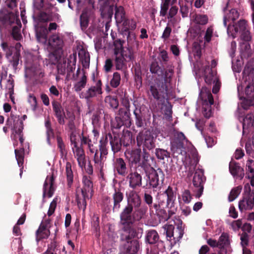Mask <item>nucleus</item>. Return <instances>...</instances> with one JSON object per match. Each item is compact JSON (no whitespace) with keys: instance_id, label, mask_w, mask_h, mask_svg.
I'll return each mask as SVG.
<instances>
[{"instance_id":"obj_1","label":"nucleus","mask_w":254,"mask_h":254,"mask_svg":"<svg viewBox=\"0 0 254 254\" xmlns=\"http://www.w3.org/2000/svg\"><path fill=\"white\" fill-rule=\"evenodd\" d=\"M139 231L142 233L143 229L138 228L137 230L120 231V241L121 243L122 252L124 254H137L140 250V244L138 239Z\"/></svg>"},{"instance_id":"obj_2","label":"nucleus","mask_w":254,"mask_h":254,"mask_svg":"<svg viewBox=\"0 0 254 254\" xmlns=\"http://www.w3.org/2000/svg\"><path fill=\"white\" fill-rule=\"evenodd\" d=\"M145 209H135L128 205H125L120 214V231L136 230L132 227L134 223L140 221L145 214Z\"/></svg>"},{"instance_id":"obj_3","label":"nucleus","mask_w":254,"mask_h":254,"mask_svg":"<svg viewBox=\"0 0 254 254\" xmlns=\"http://www.w3.org/2000/svg\"><path fill=\"white\" fill-rule=\"evenodd\" d=\"M0 20L5 26L12 27L11 35L14 39L19 41L22 38L20 32L21 22L18 18V12L5 11L0 15Z\"/></svg>"},{"instance_id":"obj_4","label":"nucleus","mask_w":254,"mask_h":254,"mask_svg":"<svg viewBox=\"0 0 254 254\" xmlns=\"http://www.w3.org/2000/svg\"><path fill=\"white\" fill-rule=\"evenodd\" d=\"M243 78L248 82L245 94L250 104H254V59H250L246 64L243 71Z\"/></svg>"},{"instance_id":"obj_5","label":"nucleus","mask_w":254,"mask_h":254,"mask_svg":"<svg viewBox=\"0 0 254 254\" xmlns=\"http://www.w3.org/2000/svg\"><path fill=\"white\" fill-rule=\"evenodd\" d=\"M144 172L147 177V183L143 188L153 189L155 190L160 189L165 180V174L162 170L160 168L155 169L151 167Z\"/></svg>"},{"instance_id":"obj_6","label":"nucleus","mask_w":254,"mask_h":254,"mask_svg":"<svg viewBox=\"0 0 254 254\" xmlns=\"http://www.w3.org/2000/svg\"><path fill=\"white\" fill-rule=\"evenodd\" d=\"M76 12L79 13L82 10L80 16V26L82 30H85L88 27L89 17L93 8L92 0H76Z\"/></svg>"},{"instance_id":"obj_7","label":"nucleus","mask_w":254,"mask_h":254,"mask_svg":"<svg viewBox=\"0 0 254 254\" xmlns=\"http://www.w3.org/2000/svg\"><path fill=\"white\" fill-rule=\"evenodd\" d=\"M171 82L159 80L149 85L148 95L151 99L157 101H164L168 97V86L167 84Z\"/></svg>"},{"instance_id":"obj_8","label":"nucleus","mask_w":254,"mask_h":254,"mask_svg":"<svg viewBox=\"0 0 254 254\" xmlns=\"http://www.w3.org/2000/svg\"><path fill=\"white\" fill-rule=\"evenodd\" d=\"M150 71L162 78L161 81L171 82L174 73L173 67L168 66L167 69L160 66L159 63L155 61L151 63L149 67Z\"/></svg>"},{"instance_id":"obj_9","label":"nucleus","mask_w":254,"mask_h":254,"mask_svg":"<svg viewBox=\"0 0 254 254\" xmlns=\"http://www.w3.org/2000/svg\"><path fill=\"white\" fill-rule=\"evenodd\" d=\"M127 53H115L113 54L112 56L113 60L117 70H123L126 68L127 60L126 58L128 59V61H133L135 59L134 52L131 48H127Z\"/></svg>"},{"instance_id":"obj_10","label":"nucleus","mask_w":254,"mask_h":254,"mask_svg":"<svg viewBox=\"0 0 254 254\" xmlns=\"http://www.w3.org/2000/svg\"><path fill=\"white\" fill-rule=\"evenodd\" d=\"M244 196L239 203L241 211L251 210L254 207V190H252L249 183L245 185L244 188Z\"/></svg>"},{"instance_id":"obj_11","label":"nucleus","mask_w":254,"mask_h":254,"mask_svg":"<svg viewBox=\"0 0 254 254\" xmlns=\"http://www.w3.org/2000/svg\"><path fill=\"white\" fill-rule=\"evenodd\" d=\"M206 180V177L204 175V171L201 169H197L192 179L193 191L195 193V197L199 198L202 194Z\"/></svg>"},{"instance_id":"obj_12","label":"nucleus","mask_w":254,"mask_h":254,"mask_svg":"<svg viewBox=\"0 0 254 254\" xmlns=\"http://www.w3.org/2000/svg\"><path fill=\"white\" fill-rule=\"evenodd\" d=\"M137 145L140 147L142 145L143 148L151 150L155 147V139L151 132L148 130L140 131L136 137Z\"/></svg>"},{"instance_id":"obj_13","label":"nucleus","mask_w":254,"mask_h":254,"mask_svg":"<svg viewBox=\"0 0 254 254\" xmlns=\"http://www.w3.org/2000/svg\"><path fill=\"white\" fill-rule=\"evenodd\" d=\"M144 170L140 167L135 166L133 171H131L127 175V178L128 180L129 187L135 189L137 187H140L142 185V177L141 174Z\"/></svg>"},{"instance_id":"obj_14","label":"nucleus","mask_w":254,"mask_h":254,"mask_svg":"<svg viewBox=\"0 0 254 254\" xmlns=\"http://www.w3.org/2000/svg\"><path fill=\"white\" fill-rule=\"evenodd\" d=\"M186 140L187 138L183 132H175L171 141L172 151L174 153L182 154L183 149H185L184 142Z\"/></svg>"},{"instance_id":"obj_15","label":"nucleus","mask_w":254,"mask_h":254,"mask_svg":"<svg viewBox=\"0 0 254 254\" xmlns=\"http://www.w3.org/2000/svg\"><path fill=\"white\" fill-rule=\"evenodd\" d=\"M102 82L101 80H97L96 84L89 87L83 93L85 99L89 100L102 94Z\"/></svg>"},{"instance_id":"obj_16","label":"nucleus","mask_w":254,"mask_h":254,"mask_svg":"<svg viewBox=\"0 0 254 254\" xmlns=\"http://www.w3.org/2000/svg\"><path fill=\"white\" fill-rule=\"evenodd\" d=\"M108 138H109L112 151L114 154H115L121 151L123 145L120 139V135L115 132H113V134L108 133L106 135L105 139L106 141H108Z\"/></svg>"},{"instance_id":"obj_17","label":"nucleus","mask_w":254,"mask_h":254,"mask_svg":"<svg viewBox=\"0 0 254 254\" xmlns=\"http://www.w3.org/2000/svg\"><path fill=\"white\" fill-rule=\"evenodd\" d=\"M142 201L139 194L136 191L132 190L129 191L128 195H127V205L136 210L137 209H144L141 208Z\"/></svg>"},{"instance_id":"obj_18","label":"nucleus","mask_w":254,"mask_h":254,"mask_svg":"<svg viewBox=\"0 0 254 254\" xmlns=\"http://www.w3.org/2000/svg\"><path fill=\"white\" fill-rule=\"evenodd\" d=\"M114 171L118 175L125 177L128 173V167L123 158L119 157L114 160L113 163Z\"/></svg>"},{"instance_id":"obj_19","label":"nucleus","mask_w":254,"mask_h":254,"mask_svg":"<svg viewBox=\"0 0 254 254\" xmlns=\"http://www.w3.org/2000/svg\"><path fill=\"white\" fill-rule=\"evenodd\" d=\"M229 169L230 173L235 179L242 180L244 178L245 171L239 163L231 161L229 163Z\"/></svg>"},{"instance_id":"obj_20","label":"nucleus","mask_w":254,"mask_h":254,"mask_svg":"<svg viewBox=\"0 0 254 254\" xmlns=\"http://www.w3.org/2000/svg\"><path fill=\"white\" fill-rule=\"evenodd\" d=\"M54 181L55 178L53 175L47 177L43 186V198L46 195L49 198L53 196L55 191V188L54 187Z\"/></svg>"},{"instance_id":"obj_21","label":"nucleus","mask_w":254,"mask_h":254,"mask_svg":"<svg viewBox=\"0 0 254 254\" xmlns=\"http://www.w3.org/2000/svg\"><path fill=\"white\" fill-rule=\"evenodd\" d=\"M248 26L246 20L244 19L240 20L237 23L233 24H229L227 31L228 32H232L233 36L235 37L234 35H236L239 32L240 33L248 29Z\"/></svg>"},{"instance_id":"obj_22","label":"nucleus","mask_w":254,"mask_h":254,"mask_svg":"<svg viewBox=\"0 0 254 254\" xmlns=\"http://www.w3.org/2000/svg\"><path fill=\"white\" fill-rule=\"evenodd\" d=\"M52 106L54 115L57 118L59 124L62 125H64L65 124V113L63 108L60 103L56 101L52 102Z\"/></svg>"},{"instance_id":"obj_23","label":"nucleus","mask_w":254,"mask_h":254,"mask_svg":"<svg viewBox=\"0 0 254 254\" xmlns=\"http://www.w3.org/2000/svg\"><path fill=\"white\" fill-rule=\"evenodd\" d=\"M49 45L55 50H62L64 46V41L62 36L59 34H53L49 39Z\"/></svg>"},{"instance_id":"obj_24","label":"nucleus","mask_w":254,"mask_h":254,"mask_svg":"<svg viewBox=\"0 0 254 254\" xmlns=\"http://www.w3.org/2000/svg\"><path fill=\"white\" fill-rule=\"evenodd\" d=\"M162 198L166 199V207H172L176 199V194L173 189L169 186L164 192L161 194Z\"/></svg>"},{"instance_id":"obj_25","label":"nucleus","mask_w":254,"mask_h":254,"mask_svg":"<svg viewBox=\"0 0 254 254\" xmlns=\"http://www.w3.org/2000/svg\"><path fill=\"white\" fill-rule=\"evenodd\" d=\"M124 198V194L121 192L120 189L115 190V192L113 194V212H118L121 208V202L123 200Z\"/></svg>"},{"instance_id":"obj_26","label":"nucleus","mask_w":254,"mask_h":254,"mask_svg":"<svg viewBox=\"0 0 254 254\" xmlns=\"http://www.w3.org/2000/svg\"><path fill=\"white\" fill-rule=\"evenodd\" d=\"M82 183L83 184V187L81 189V194L84 196L87 197V194H91L90 197L92 195L93 192V183L89 177L84 176L82 179Z\"/></svg>"},{"instance_id":"obj_27","label":"nucleus","mask_w":254,"mask_h":254,"mask_svg":"<svg viewBox=\"0 0 254 254\" xmlns=\"http://www.w3.org/2000/svg\"><path fill=\"white\" fill-rule=\"evenodd\" d=\"M120 139L123 146L126 147L130 146L134 141V140L132 139V132L125 129L123 130L120 136Z\"/></svg>"},{"instance_id":"obj_28","label":"nucleus","mask_w":254,"mask_h":254,"mask_svg":"<svg viewBox=\"0 0 254 254\" xmlns=\"http://www.w3.org/2000/svg\"><path fill=\"white\" fill-rule=\"evenodd\" d=\"M127 153L129 155L128 159L130 163L132 165L135 164L136 166L140 163L141 149H134L131 151H128Z\"/></svg>"},{"instance_id":"obj_29","label":"nucleus","mask_w":254,"mask_h":254,"mask_svg":"<svg viewBox=\"0 0 254 254\" xmlns=\"http://www.w3.org/2000/svg\"><path fill=\"white\" fill-rule=\"evenodd\" d=\"M75 156L77 159L79 167H83L85 165V153L83 149L80 146L74 147L73 149Z\"/></svg>"},{"instance_id":"obj_30","label":"nucleus","mask_w":254,"mask_h":254,"mask_svg":"<svg viewBox=\"0 0 254 254\" xmlns=\"http://www.w3.org/2000/svg\"><path fill=\"white\" fill-rule=\"evenodd\" d=\"M48 31L46 26H39L36 29V36L39 41L46 42L48 40Z\"/></svg>"},{"instance_id":"obj_31","label":"nucleus","mask_w":254,"mask_h":254,"mask_svg":"<svg viewBox=\"0 0 254 254\" xmlns=\"http://www.w3.org/2000/svg\"><path fill=\"white\" fill-rule=\"evenodd\" d=\"M229 4V1H228L226 6L223 8V11L225 13L224 16L228 18V20H232L234 22L239 16V13L235 8H232L231 10H227V8Z\"/></svg>"},{"instance_id":"obj_32","label":"nucleus","mask_w":254,"mask_h":254,"mask_svg":"<svg viewBox=\"0 0 254 254\" xmlns=\"http://www.w3.org/2000/svg\"><path fill=\"white\" fill-rule=\"evenodd\" d=\"M123 26L124 27V32L127 34V39L130 36V30L133 31L136 27V22L133 19H126L123 21Z\"/></svg>"},{"instance_id":"obj_33","label":"nucleus","mask_w":254,"mask_h":254,"mask_svg":"<svg viewBox=\"0 0 254 254\" xmlns=\"http://www.w3.org/2000/svg\"><path fill=\"white\" fill-rule=\"evenodd\" d=\"M50 234L49 229L44 226L43 224H40L39 228L36 232V240L39 241L43 239H47Z\"/></svg>"},{"instance_id":"obj_34","label":"nucleus","mask_w":254,"mask_h":254,"mask_svg":"<svg viewBox=\"0 0 254 254\" xmlns=\"http://www.w3.org/2000/svg\"><path fill=\"white\" fill-rule=\"evenodd\" d=\"M143 160L136 166L143 169L144 170H147L148 169L151 168V165L148 163L150 158V154L146 151L145 148H143Z\"/></svg>"},{"instance_id":"obj_35","label":"nucleus","mask_w":254,"mask_h":254,"mask_svg":"<svg viewBox=\"0 0 254 254\" xmlns=\"http://www.w3.org/2000/svg\"><path fill=\"white\" fill-rule=\"evenodd\" d=\"M23 126V121L20 120L19 123H14V126L12 127L13 133H15L18 135L19 140L22 145L24 141L23 134L22 133Z\"/></svg>"},{"instance_id":"obj_36","label":"nucleus","mask_w":254,"mask_h":254,"mask_svg":"<svg viewBox=\"0 0 254 254\" xmlns=\"http://www.w3.org/2000/svg\"><path fill=\"white\" fill-rule=\"evenodd\" d=\"M46 127V133L47 137V141L49 144H51V139L55 138V132L52 128V124L49 118H48L45 122Z\"/></svg>"},{"instance_id":"obj_37","label":"nucleus","mask_w":254,"mask_h":254,"mask_svg":"<svg viewBox=\"0 0 254 254\" xmlns=\"http://www.w3.org/2000/svg\"><path fill=\"white\" fill-rule=\"evenodd\" d=\"M205 81L207 84H211L215 82L218 78L215 76V74L213 72L209 65H206L204 69Z\"/></svg>"},{"instance_id":"obj_38","label":"nucleus","mask_w":254,"mask_h":254,"mask_svg":"<svg viewBox=\"0 0 254 254\" xmlns=\"http://www.w3.org/2000/svg\"><path fill=\"white\" fill-rule=\"evenodd\" d=\"M82 76L79 78V80L74 84L73 88L76 92L81 91L86 85L87 77L83 69H82Z\"/></svg>"},{"instance_id":"obj_39","label":"nucleus","mask_w":254,"mask_h":254,"mask_svg":"<svg viewBox=\"0 0 254 254\" xmlns=\"http://www.w3.org/2000/svg\"><path fill=\"white\" fill-rule=\"evenodd\" d=\"M76 62V55L73 54L69 56L67 59L66 64V72L67 75H70V73L73 72L75 69Z\"/></svg>"},{"instance_id":"obj_40","label":"nucleus","mask_w":254,"mask_h":254,"mask_svg":"<svg viewBox=\"0 0 254 254\" xmlns=\"http://www.w3.org/2000/svg\"><path fill=\"white\" fill-rule=\"evenodd\" d=\"M159 238V237L156 231L154 230H149L146 235L145 242L149 244H154L158 241Z\"/></svg>"},{"instance_id":"obj_41","label":"nucleus","mask_w":254,"mask_h":254,"mask_svg":"<svg viewBox=\"0 0 254 254\" xmlns=\"http://www.w3.org/2000/svg\"><path fill=\"white\" fill-rule=\"evenodd\" d=\"M65 175L66 177L67 187L68 188H70L73 182V174L71 169V164L69 162H67L66 163Z\"/></svg>"},{"instance_id":"obj_42","label":"nucleus","mask_w":254,"mask_h":254,"mask_svg":"<svg viewBox=\"0 0 254 254\" xmlns=\"http://www.w3.org/2000/svg\"><path fill=\"white\" fill-rule=\"evenodd\" d=\"M142 73L140 66L135 67L134 70V79L136 88L139 89L142 85Z\"/></svg>"},{"instance_id":"obj_43","label":"nucleus","mask_w":254,"mask_h":254,"mask_svg":"<svg viewBox=\"0 0 254 254\" xmlns=\"http://www.w3.org/2000/svg\"><path fill=\"white\" fill-rule=\"evenodd\" d=\"M115 18L117 22L120 23L123 22L126 19L125 11L123 6H115Z\"/></svg>"},{"instance_id":"obj_44","label":"nucleus","mask_w":254,"mask_h":254,"mask_svg":"<svg viewBox=\"0 0 254 254\" xmlns=\"http://www.w3.org/2000/svg\"><path fill=\"white\" fill-rule=\"evenodd\" d=\"M125 43V41L121 39H117L114 42V53H127V50H125L124 48V44Z\"/></svg>"},{"instance_id":"obj_45","label":"nucleus","mask_w":254,"mask_h":254,"mask_svg":"<svg viewBox=\"0 0 254 254\" xmlns=\"http://www.w3.org/2000/svg\"><path fill=\"white\" fill-rule=\"evenodd\" d=\"M54 7H49L47 8L49 21L60 22L61 21V16L55 10Z\"/></svg>"},{"instance_id":"obj_46","label":"nucleus","mask_w":254,"mask_h":254,"mask_svg":"<svg viewBox=\"0 0 254 254\" xmlns=\"http://www.w3.org/2000/svg\"><path fill=\"white\" fill-rule=\"evenodd\" d=\"M104 157L103 156L98 155V150H96L94 157V161L95 163V166L101 171L103 169L104 166V162L105 161Z\"/></svg>"},{"instance_id":"obj_47","label":"nucleus","mask_w":254,"mask_h":254,"mask_svg":"<svg viewBox=\"0 0 254 254\" xmlns=\"http://www.w3.org/2000/svg\"><path fill=\"white\" fill-rule=\"evenodd\" d=\"M129 106H126L125 109L121 108L119 111V114L124 121H129L130 123V111L129 109Z\"/></svg>"},{"instance_id":"obj_48","label":"nucleus","mask_w":254,"mask_h":254,"mask_svg":"<svg viewBox=\"0 0 254 254\" xmlns=\"http://www.w3.org/2000/svg\"><path fill=\"white\" fill-rule=\"evenodd\" d=\"M1 47L2 50L5 53V57L7 59H9L14 54V47L9 46L7 42H3L1 44Z\"/></svg>"},{"instance_id":"obj_49","label":"nucleus","mask_w":254,"mask_h":254,"mask_svg":"<svg viewBox=\"0 0 254 254\" xmlns=\"http://www.w3.org/2000/svg\"><path fill=\"white\" fill-rule=\"evenodd\" d=\"M219 248H224L230 244L229 236L226 233H222L218 239Z\"/></svg>"},{"instance_id":"obj_50","label":"nucleus","mask_w":254,"mask_h":254,"mask_svg":"<svg viewBox=\"0 0 254 254\" xmlns=\"http://www.w3.org/2000/svg\"><path fill=\"white\" fill-rule=\"evenodd\" d=\"M155 155L157 159L164 160L170 157V153L167 150L162 148H156Z\"/></svg>"},{"instance_id":"obj_51","label":"nucleus","mask_w":254,"mask_h":254,"mask_svg":"<svg viewBox=\"0 0 254 254\" xmlns=\"http://www.w3.org/2000/svg\"><path fill=\"white\" fill-rule=\"evenodd\" d=\"M121 74L118 72H115L113 74V77L110 80V84L112 87L117 88L121 83Z\"/></svg>"},{"instance_id":"obj_52","label":"nucleus","mask_w":254,"mask_h":254,"mask_svg":"<svg viewBox=\"0 0 254 254\" xmlns=\"http://www.w3.org/2000/svg\"><path fill=\"white\" fill-rule=\"evenodd\" d=\"M14 152L17 163L19 166H21L24 162V149L22 147L20 149H15Z\"/></svg>"},{"instance_id":"obj_53","label":"nucleus","mask_w":254,"mask_h":254,"mask_svg":"<svg viewBox=\"0 0 254 254\" xmlns=\"http://www.w3.org/2000/svg\"><path fill=\"white\" fill-rule=\"evenodd\" d=\"M82 198H80L78 195H76V199L78 207L79 209H82L83 211L85 210L86 207V199H89V194H87V197L82 195Z\"/></svg>"},{"instance_id":"obj_54","label":"nucleus","mask_w":254,"mask_h":254,"mask_svg":"<svg viewBox=\"0 0 254 254\" xmlns=\"http://www.w3.org/2000/svg\"><path fill=\"white\" fill-rule=\"evenodd\" d=\"M36 18L39 22H49L47 8H46L45 11H40L37 14Z\"/></svg>"},{"instance_id":"obj_55","label":"nucleus","mask_w":254,"mask_h":254,"mask_svg":"<svg viewBox=\"0 0 254 254\" xmlns=\"http://www.w3.org/2000/svg\"><path fill=\"white\" fill-rule=\"evenodd\" d=\"M108 141L105 139L104 141L101 140L100 141L99 145V151L100 155L105 158V160L106 159V155L108 153V150L106 147Z\"/></svg>"},{"instance_id":"obj_56","label":"nucleus","mask_w":254,"mask_h":254,"mask_svg":"<svg viewBox=\"0 0 254 254\" xmlns=\"http://www.w3.org/2000/svg\"><path fill=\"white\" fill-rule=\"evenodd\" d=\"M156 214L161 221H166L170 218V215L167 214V212L164 209V208L161 207L159 209Z\"/></svg>"},{"instance_id":"obj_57","label":"nucleus","mask_w":254,"mask_h":254,"mask_svg":"<svg viewBox=\"0 0 254 254\" xmlns=\"http://www.w3.org/2000/svg\"><path fill=\"white\" fill-rule=\"evenodd\" d=\"M208 20V16L204 14H196L194 18L195 23L199 25H205Z\"/></svg>"},{"instance_id":"obj_58","label":"nucleus","mask_w":254,"mask_h":254,"mask_svg":"<svg viewBox=\"0 0 254 254\" xmlns=\"http://www.w3.org/2000/svg\"><path fill=\"white\" fill-rule=\"evenodd\" d=\"M133 114L135 118V125L138 127H141L143 126V122L142 116L140 114V111L136 109Z\"/></svg>"},{"instance_id":"obj_59","label":"nucleus","mask_w":254,"mask_h":254,"mask_svg":"<svg viewBox=\"0 0 254 254\" xmlns=\"http://www.w3.org/2000/svg\"><path fill=\"white\" fill-rule=\"evenodd\" d=\"M163 110L164 114L167 120L170 121L172 118V106L169 105H164L162 108Z\"/></svg>"},{"instance_id":"obj_60","label":"nucleus","mask_w":254,"mask_h":254,"mask_svg":"<svg viewBox=\"0 0 254 254\" xmlns=\"http://www.w3.org/2000/svg\"><path fill=\"white\" fill-rule=\"evenodd\" d=\"M246 175L254 174V161L252 159H248L246 165Z\"/></svg>"},{"instance_id":"obj_61","label":"nucleus","mask_w":254,"mask_h":254,"mask_svg":"<svg viewBox=\"0 0 254 254\" xmlns=\"http://www.w3.org/2000/svg\"><path fill=\"white\" fill-rule=\"evenodd\" d=\"M102 206L103 209L104 211L108 212L112 207L111 200L109 197L105 196L103 198L102 200Z\"/></svg>"},{"instance_id":"obj_62","label":"nucleus","mask_w":254,"mask_h":254,"mask_svg":"<svg viewBox=\"0 0 254 254\" xmlns=\"http://www.w3.org/2000/svg\"><path fill=\"white\" fill-rule=\"evenodd\" d=\"M241 189L238 187L233 188L230 191L228 199L230 202L234 200L239 195Z\"/></svg>"},{"instance_id":"obj_63","label":"nucleus","mask_w":254,"mask_h":254,"mask_svg":"<svg viewBox=\"0 0 254 254\" xmlns=\"http://www.w3.org/2000/svg\"><path fill=\"white\" fill-rule=\"evenodd\" d=\"M171 0H164L161 5L160 15L165 16L169 9Z\"/></svg>"},{"instance_id":"obj_64","label":"nucleus","mask_w":254,"mask_h":254,"mask_svg":"<svg viewBox=\"0 0 254 254\" xmlns=\"http://www.w3.org/2000/svg\"><path fill=\"white\" fill-rule=\"evenodd\" d=\"M109 100V103L111 108L114 109L118 108L119 106V101L116 97L109 96L107 97L106 100Z\"/></svg>"}]
</instances>
